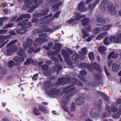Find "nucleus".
I'll return each mask as SVG.
<instances>
[{
    "label": "nucleus",
    "mask_w": 121,
    "mask_h": 121,
    "mask_svg": "<svg viewBox=\"0 0 121 121\" xmlns=\"http://www.w3.org/2000/svg\"><path fill=\"white\" fill-rule=\"evenodd\" d=\"M70 78L68 77H62L61 78H59L58 80V84L52 87L51 85L49 84L50 82L48 81L45 82L44 84V87L46 90V93L49 95H62L60 94V91L59 90L56 89L58 84L64 85L68 84L69 82Z\"/></svg>",
    "instance_id": "nucleus-1"
},
{
    "label": "nucleus",
    "mask_w": 121,
    "mask_h": 121,
    "mask_svg": "<svg viewBox=\"0 0 121 121\" xmlns=\"http://www.w3.org/2000/svg\"><path fill=\"white\" fill-rule=\"evenodd\" d=\"M75 88V87L72 86H69L65 88L63 91V92L67 93L62 98V101L63 102L62 107L65 111L69 113V111L66 106V104L70 97L76 93V92L74 91Z\"/></svg>",
    "instance_id": "nucleus-2"
},
{
    "label": "nucleus",
    "mask_w": 121,
    "mask_h": 121,
    "mask_svg": "<svg viewBox=\"0 0 121 121\" xmlns=\"http://www.w3.org/2000/svg\"><path fill=\"white\" fill-rule=\"evenodd\" d=\"M105 7L111 15L116 16L117 13L112 2L108 1L107 0H103L100 4V8L102 12L104 14L106 13L105 10Z\"/></svg>",
    "instance_id": "nucleus-3"
},
{
    "label": "nucleus",
    "mask_w": 121,
    "mask_h": 121,
    "mask_svg": "<svg viewBox=\"0 0 121 121\" xmlns=\"http://www.w3.org/2000/svg\"><path fill=\"white\" fill-rule=\"evenodd\" d=\"M39 38H37L34 42V45L35 48L43 43L48 41L49 40V38L47 36L46 33H41L39 35Z\"/></svg>",
    "instance_id": "nucleus-4"
},
{
    "label": "nucleus",
    "mask_w": 121,
    "mask_h": 121,
    "mask_svg": "<svg viewBox=\"0 0 121 121\" xmlns=\"http://www.w3.org/2000/svg\"><path fill=\"white\" fill-rule=\"evenodd\" d=\"M19 51L17 52V54L20 56H16L13 58V60L18 64H21L25 60V59L26 58L27 55L21 47L19 48Z\"/></svg>",
    "instance_id": "nucleus-5"
},
{
    "label": "nucleus",
    "mask_w": 121,
    "mask_h": 121,
    "mask_svg": "<svg viewBox=\"0 0 121 121\" xmlns=\"http://www.w3.org/2000/svg\"><path fill=\"white\" fill-rule=\"evenodd\" d=\"M79 67L80 68H85L86 67L89 70H91V69L93 68L98 71L99 73L101 71L100 65L95 62L92 63L90 65H88L85 63H81L79 64Z\"/></svg>",
    "instance_id": "nucleus-6"
},
{
    "label": "nucleus",
    "mask_w": 121,
    "mask_h": 121,
    "mask_svg": "<svg viewBox=\"0 0 121 121\" xmlns=\"http://www.w3.org/2000/svg\"><path fill=\"white\" fill-rule=\"evenodd\" d=\"M52 16V14L51 13L49 15L40 18L39 20L36 18H33L32 19L31 21L32 22H35V23L34 24V25L36 26H40L42 24L47 25L48 24V23L47 20V18L48 17H51Z\"/></svg>",
    "instance_id": "nucleus-7"
},
{
    "label": "nucleus",
    "mask_w": 121,
    "mask_h": 121,
    "mask_svg": "<svg viewBox=\"0 0 121 121\" xmlns=\"http://www.w3.org/2000/svg\"><path fill=\"white\" fill-rule=\"evenodd\" d=\"M62 55L65 58V62L66 64L69 65H72L73 62L69 60V55L73 53V51L70 49L67 48L66 50L63 49L61 51Z\"/></svg>",
    "instance_id": "nucleus-8"
},
{
    "label": "nucleus",
    "mask_w": 121,
    "mask_h": 121,
    "mask_svg": "<svg viewBox=\"0 0 121 121\" xmlns=\"http://www.w3.org/2000/svg\"><path fill=\"white\" fill-rule=\"evenodd\" d=\"M52 28H51L47 26L43 25L42 28V30L37 29H35L34 30L33 33L34 34H38L41 33L42 31L49 32H52L57 29L55 26H52Z\"/></svg>",
    "instance_id": "nucleus-9"
},
{
    "label": "nucleus",
    "mask_w": 121,
    "mask_h": 121,
    "mask_svg": "<svg viewBox=\"0 0 121 121\" xmlns=\"http://www.w3.org/2000/svg\"><path fill=\"white\" fill-rule=\"evenodd\" d=\"M51 58L55 61L54 64L55 66H53L52 68V71L54 72L56 71L57 73H58L60 70L62 68V67L60 65H59L57 63L58 61V60L54 56L51 57Z\"/></svg>",
    "instance_id": "nucleus-10"
},
{
    "label": "nucleus",
    "mask_w": 121,
    "mask_h": 121,
    "mask_svg": "<svg viewBox=\"0 0 121 121\" xmlns=\"http://www.w3.org/2000/svg\"><path fill=\"white\" fill-rule=\"evenodd\" d=\"M97 107V108L93 109L91 111L90 116L91 117H95L97 116L99 114L100 111L101 109L100 104H98Z\"/></svg>",
    "instance_id": "nucleus-11"
},
{
    "label": "nucleus",
    "mask_w": 121,
    "mask_h": 121,
    "mask_svg": "<svg viewBox=\"0 0 121 121\" xmlns=\"http://www.w3.org/2000/svg\"><path fill=\"white\" fill-rule=\"evenodd\" d=\"M33 44V41L29 37L26 38V42L23 43L22 47L23 48L26 50L27 48L31 47Z\"/></svg>",
    "instance_id": "nucleus-12"
},
{
    "label": "nucleus",
    "mask_w": 121,
    "mask_h": 121,
    "mask_svg": "<svg viewBox=\"0 0 121 121\" xmlns=\"http://www.w3.org/2000/svg\"><path fill=\"white\" fill-rule=\"evenodd\" d=\"M9 47L7 49L6 51H4V53L7 55H11L17 50V47L16 45H14Z\"/></svg>",
    "instance_id": "nucleus-13"
},
{
    "label": "nucleus",
    "mask_w": 121,
    "mask_h": 121,
    "mask_svg": "<svg viewBox=\"0 0 121 121\" xmlns=\"http://www.w3.org/2000/svg\"><path fill=\"white\" fill-rule=\"evenodd\" d=\"M32 5H30V8L28 10L29 13H31L34 11L35 9L40 5L39 1L37 0H34V2L31 4Z\"/></svg>",
    "instance_id": "nucleus-14"
},
{
    "label": "nucleus",
    "mask_w": 121,
    "mask_h": 121,
    "mask_svg": "<svg viewBox=\"0 0 121 121\" xmlns=\"http://www.w3.org/2000/svg\"><path fill=\"white\" fill-rule=\"evenodd\" d=\"M111 107L110 106H106L105 108V111L102 115L101 117L103 118H105L111 116Z\"/></svg>",
    "instance_id": "nucleus-15"
},
{
    "label": "nucleus",
    "mask_w": 121,
    "mask_h": 121,
    "mask_svg": "<svg viewBox=\"0 0 121 121\" xmlns=\"http://www.w3.org/2000/svg\"><path fill=\"white\" fill-rule=\"evenodd\" d=\"M104 22L102 16L101 14L99 15L95 21V24L97 26H99L104 25Z\"/></svg>",
    "instance_id": "nucleus-16"
},
{
    "label": "nucleus",
    "mask_w": 121,
    "mask_h": 121,
    "mask_svg": "<svg viewBox=\"0 0 121 121\" xmlns=\"http://www.w3.org/2000/svg\"><path fill=\"white\" fill-rule=\"evenodd\" d=\"M49 11V9L47 8L45 9L42 10V12L35 13L33 15V16L35 17H39L44 16L47 14V12Z\"/></svg>",
    "instance_id": "nucleus-17"
},
{
    "label": "nucleus",
    "mask_w": 121,
    "mask_h": 121,
    "mask_svg": "<svg viewBox=\"0 0 121 121\" xmlns=\"http://www.w3.org/2000/svg\"><path fill=\"white\" fill-rule=\"evenodd\" d=\"M70 82L72 84L80 86H83L82 83L79 80L75 78H71L70 79Z\"/></svg>",
    "instance_id": "nucleus-18"
},
{
    "label": "nucleus",
    "mask_w": 121,
    "mask_h": 121,
    "mask_svg": "<svg viewBox=\"0 0 121 121\" xmlns=\"http://www.w3.org/2000/svg\"><path fill=\"white\" fill-rule=\"evenodd\" d=\"M85 5L84 2H81L78 5V11L80 12L86 11L87 9V8L85 7Z\"/></svg>",
    "instance_id": "nucleus-19"
},
{
    "label": "nucleus",
    "mask_w": 121,
    "mask_h": 121,
    "mask_svg": "<svg viewBox=\"0 0 121 121\" xmlns=\"http://www.w3.org/2000/svg\"><path fill=\"white\" fill-rule=\"evenodd\" d=\"M86 17V15H85L81 14L78 12L76 13L73 19L75 21H78L82 18Z\"/></svg>",
    "instance_id": "nucleus-20"
},
{
    "label": "nucleus",
    "mask_w": 121,
    "mask_h": 121,
    "mask_svg": "<svg viewBox=\"0 0 121 121\" xmlns=\"http://www.w3.org/2000/svg\"><path fill=\"white\" fill-rule=\"evenodd\" d=\"M87 115V113L85 112L84 114L81 115L79 117V119L82 120H85V121H93L89 117H86Z\"/></svg>",
    "instance_id": "nucleus-21"
},
{
    "label": "nucleus",
    "mask_w": 121,
    "mask_h": 121,
    "mask_svg": "<svg viewBox=\"0 0 121 121\" xmlns=\"http://www.w3.org/2000/svg\"><path fill=\"white\" fill-rule=\"evenodd\" d=\"M108 34L107 32H104L99 34L96 37V39L97 40H100L103 39Z\"/></svg>",
    "instance_id": "nucleus-22"
},
{
    "label": "nucleus",
    "mask_w": 121,
    "mask_h": 121,
    "mask_svg": "<svg viewBox=\"0 0 121 121\" xmlns=\"http://www.w3.org/2000/svg\"><path fill=\"white\" fill-rule=\"evenodd\" d=\"M30 17V15L28 14H23L20 15L17 18V20L18 21H20L23 18H29Z\"/></svg>",
    "instance_id": "nucleus-23"
},
{
    "label": "nucleus",
    "mask_w": 121,
    "mask_h": 121,
    "mask_svg": "<svg viewBox=\"0 0 121 121\" xmlns=\"http://www.w3.org/2000/svg\"><path fill=\"white\" fill-rule=\"evenodd\" d=\"M16 31L17 34L24 35L26 33L27 30L25 28H20L17 30Z\"/></svg>",
    "instance_id": "nucleus-24"
},
{
    "label": "nucleus",
    "mask_w": 121,
    "mask_h": 121,
    "mask_svg": "<svg viewBox=\"0 0 121 121\" xmlns=\"http://www.w3.org/2000/svg\"><path fill=\"white\" fill-rule=\"evenodd\" d=\"M91 21V19L87 18H85L82 20V24L83 26L88 24Z\"/></svg>",
    "instance_id": "nucleus-25"
},
{
    "label": "nucleus",
    "mask_w": 121,
    "mask_h": 121,
    "mask_svg": "<svg viewBox=\"0 0 121 121\" xmlns=\"http://www.w3.org/2000/svg\"><path fill=\"white\" fill-rule=\"evenodd\" d=\"M84 100L82 98L80 97L78 98L75 101L76 104L77 105H80L83 104Z\"/></svg>",
    "instance_id": "nucleus-26"
},
{
    "label": "nucleus",
    "mask_w": 121,
    "mask_h": 121,
    "mask_svg": "<svg viewBox=\"0 0 121 121\" xmlns=\"http://www.w3.org/2000/svg\"><path fill=\"white\" fill-rule=\"evenodd\" d=\"M114 52H113L110 53L108 56V59H109L111 57L114 59H116L117 58L118 56V54L117 53L114 54Z\"/></svg>",
    "instance_id": "nucleus-27"
},
{
    "label": "nucleus",
    "mask_w": 121,
    "mask_h": 121,
    "mask_svg": "<svg viewBox=\"0 0 121 121\" xmlns=\"http://www.w3.org/2000/svg\"><path fill=\"white\" fill-rule=\"evenodd\" d=\"M112 27V25L111 24H107L103 26L102 29L104 31H107L111 29Z\"/></svg>",
    "instance_id": "nucleus-28"
},
{
    "label": "nucleus",
    "mask_w": 121,
    "mask_h": 121,
    "mask_svg": "<svg viewBox=\"0 0 121 121\" xmlns=\"http://www.w3.org/2000/svg\"><path fill=\"white\" fill-rule=\"evenodd\" d=\"M109 40L110 43L113 42L115 43H118L117 38L115 36L113 35L110 36Z\"/></svg>",
    "instance_id": "nucleus-29"
},
{
    "label": "nucleus",
    "mask_w": 121,
    "mask_h": 121,
    "mask_svg": "<svg viewBox=\"0 0 121 121\" xmlns=\"http://www.w3.org/2000/svg\"><path fill=\"white\" fill-rule=\"evenodd\" d=\"M40 49L39 48H38L35 49L33 47L30 48L28 50V52L29 54H31L33 52L34 53L38 52L39 51Z\"/></svg>",
    "instance_id": "nucleus-30"
},
{
    "label": "nucleus",
    "mask_w": 121,
    "mask_h": 121,
    "mask_svg": "<svg viewBox=\"0 0 121 121\" xmlns=\"http://www.w3.org/2000/svg\"><path fill=\"white\" fill-rule=\"evenodd\" d=\"M60 13V12L59 11H58L57 12H56L55 13L54 15V16H53V17H52V18H51L50 19H48L50 17H48V18H47V22H48V24L49 23V22H50L51 21L53 20L54 19V18L55 17H57L59 14ZM52 16H51V17Z\"/></svg>",
    "instance_id": "nucleus-31"
},
{
    "label": "nucleus",
    "mask_w": 121,
    "mask_h": 121,
    "mask_svg": "<svg viewBox=\"0 0 121 121\" xmlns=\"http://www.w3.org/2000/svg\"><path fill=\"white\" fill-rule=\"evenodd\" d=\"M62 2H59L58 3L56 4L53 6L52 9V10L54 11H56L59 9V7L62 4Z\"/></svg>",
    "instance_id": "nucleus-32"
},
{
    "label": "nucleus",
    "mask_w": 121,
    "mask_h": 121,
    "mask_svg": "<svg viewBox=\"0 0 121 121\" xmlns=\"http://www.w3.org/2000/svg\"><path fill=\"white\" fill-rule=\"evenodd\" d=\"M112 70L115 72H117L119 69V68L116 63H113L112 66Z\"/></svg>",
    "instance_id": "nucleus-33"
},
{
    "label": "nucleus",
    "mask_w": 121,
    "mask_h": 121,
    "mask_svg": "<svg viewBox=\"0 0 121 121\" xmlns=\"http://www.w3.org/2000/svg\"><path fill=\"white\" fill-rule=\"evenodd\" d=\"M10 38V35H3L0 36V41L3 43L5 40H7L9 39Z\"/></svg>",
    "instance_id": "nucleus-34"
},
{
    "label": "nucleus",
    "mask_w": 121,
    "mask_h": 121,
    "mask_svg": "<svg viewBox=\"0 0 121 121\" xmlns=\"http://www.w3.org/2000/svg\"><path fill=\"white\" fill-rule=\"evenodd\" d=\"M59 0H51L48 1L45 6L46 7H48L52 5L54 3L58 2Z\"/></svg>",
    "instance_id": "nucleus-35"
},
{
    "label": "nucleus",
    "mask_w": 121,
    "mask_h": 121,
    "mask_svg": "<svg viewBox=\"0 0 121 121\" xmlns=\"http://www.w3.org/2000/svg\"><path fill=\"white\" fill-rule=\"evenodd\" d=\"M97 93L99 95L103 96L104 97V99L107 102L109 100L108 97L104 93L102 92L99 91L97 92Z\"/></svg>",
    "instance_id": "nucleus-36"
},
{
    "label": "nucleus",
    "mask_w": 121,
    "mask_h": 121,
    "mask_svg": "<svg viewBox=\"0 0 121 121\" xmlns=\"http://www.w3.org/2000/svg\"><path fill=\"white\" fill-rule=\"evenodd\" d=\"M120 114H121V108H119L117 113L113 115L112 117L114 118H117L120 117Z\"/></svg>",
    "instance_id": "nucleus-37"
},
{
    "label": "nucleus",
    "mask_w": 121,
    "mask_h": 121,
    "mask_svg": "<svg viewBox=\"0 0 121 121\" xmlns=\"http://www.w3.org/2000/svg\"><path fill=\"white\" fill-rule=\"evenodd\" d=\"M62 47V45L60 44L56 43L54 46L52 48L54 50H58L60 48Z\"/></svg>",
    "instance_id": "nucleus-38"
},
{
    "label": "nucleus",
    "mask_w": 121,
    "mask_h": 121,
    "mask_svg": "<svg viewBox=\"0 0 121 121\" xmlns=\"http://www.w3.org/2000/svg\"><path fill=\"white\" fill-rule=\"evenodd\" d=\"M39 111H41L44 113H47L48 112V111L46 109V108L43 106H39Z\"/></svg>",
    "instance_id": "nucleus-39"
},
{
    "label": "nucleus",
    "mask_w": 121,
    "mask_h": 121,
    "mask_svg": "<svg viewBox=\"0 0 121 121\" xmlns=\"http://www.w3.org/2000/svg\"><path fill=\"white\" fill-rule=\"evenodd\" d=\"M96 6L93 3H90L88 6V9L90 10V13H91Z\"/></svg>",
    "instance_id": "nucleus-40"
},
{
    "label": "nucleus",
    "mask_w": 121,
    "mask_h": 121,
    "mask_svg": "<svg viewBox=\"0 0 121 121\" xmlns=\"http://www.w3.org/2000/svg\"><path fill=\"white\" fill-rule=\"evenodd\" d=\"M33 61V60L32 58H30L27 59L24 63V64L25 65H30L31 63Z\"/></svg>",
    "instance_id": "nucleus-41"
},
{
    "label": "nucleus",
    "mask_w": 121,
    "mask_h": 121,
    "mask_svg": "<svg viewBox=\"0 0 121 121\" xmlns=\"http://www.w3.org/2000/svg\"><path fill=\"white\" fill-rule=\"evenodd\" d=\"M9 19V18L6 17H4L0 18V26L2 25L3 22L6 21Z\"/></svg>",
    "instance_id": "nucleus-42"
},
{
    "label": "nucleus",
    "mask_w": 121,
    "mask_h": 121,
    "mask_svg": "<svg viewBox=\"0 0 121 121\" xmlns=\"http://www.w3.org/2000/svg\"><path fill=\"white\" fill-rule=\"evenodd\" d=\"M82 33L83 34L82 38L84 39L87 37L89 35L87 33L86 31L84 29L82 30Z\"/></svg>",
    "instance_id": "nucleus-43"
},
{
    "label": "nucleus",
    "mask_w": 121,
    "mask_h": 121,
    "mask_svg": "<svg viewBox=\"0 0 121 121\" xmlns=\"http://www.w3.org/2000/svg\"><path fill=\"white\" fill-rule=\"evenodd\" d=\"M106 50V47L105 46L100 47L98 49V50L101 53H103Z\"/></svg>",
    "instance_id": "nucleus-44"
},
{
    "label": "nucleus",
    "mask_w": 121,
    "mask_h": 121,
    "mask_svg": "<svg viewBox=\"0 0 121 121\" xmlns=\"http://www.w3.org/2000/svg\"><path fill=\"white\" fill-rule=\"evenodd\" d=\"M17 41H18L17 40H13L12 41L10 42L9 44H8L7 45V47L8 48L10 46H11V45L14 44L16 43L17 42Z\"/></svg>",
    "instance_id": "nucleus-45"
},
{
    "label": "nucleus",
    "mask_w": 121,
    "mask_h": 121,
    "mask_svg": "<svg viewBox=\"0 0 121 121\" xmlns=\"http://www.w3.org/2000/svg\"><path fill=\"white\" fill-rule=\"evenodd\" d=\"M88 56L90 60L91 61H93L94 59V53L90 52L88 54Z\"/></svg>",
    "instance_id": "nucleus-46"
},
{
    "label": "nucleus",
    "mask_w": 121,
    "mask_h": 121,
    "mask_svg": "<svg viewBox=\"0 0 121 121\" xmlns=\"http://www.w3.org/2000/svg\"><path fill=\"white\" fill-rule=\"evenodd\" d=\"M33 112L36 115H39L41 114L40 112H39V110L35 107L34 108Z\"/></svg>",
    "instance_id": "nucleus-47"
},
{
    "label": "nucleus",
    "mask_w": 121,
    "mask_h": 121,
    "mask_svg": "<svg viewBox=\"0 0 121 121\" xmlns=\"http://www.w3.org/2000/svg\"><path fill=\"white\" fill-rule=\"evenodd\" d=\"M15 65L14 62L13 60H11L8 62V66L9 68H11Z\"/></svg>",
    "instance_id": "nucleus-48"
},
{
    "label": "nucleus",
    "mask_w": 121,
    "mask_h": 121,
    "mask_svg": "<svg viewBox=\"0 0 121 121\" xmlns=\"http://www.w3.org/2000/svg\"><path fill=\"white\" fill-rule=\"evenodd\" d=\"M43 74L44 75L46 76H48L51 75L52 74V72L50 70H48L44 72Z\"/></svg>",
    "instance_id": "nucleus-49"
},
{
    "label": "nucleus",
    "mask_w": 121,
    "mask_h": 121,
    "mask_svg": "<svg viewBox=\"0 0 121 121\" xmlns=\"http://www.w3.org/2000/svg\"><path fill=\"white\" fill-rule=\"evenodd\" d=\"M88 109V106L87 105H86V106L84 108L82 109V113L83 114H84L85 112L87 113L86 112L87 111Z\"/></svg>",
    "instance_id": "nucleus-50"
},
{
    "label": "nucleus",
    "mask_w": 121,
    "mask_h": 121,
    "mask_svg": "<svg viewBox=\"0 0 121 121\" xmlns=\"http://www.w3.org/2000/svg\"><path fill=\"white\" fill-rule=\"evenodd\" d=\"M25 22H20L17 23V25L22 27L25 28Z\"/></svg>",
    "instance_id": "nucleus-51"
},
{
    "label": "nucleus",
    "mask_w": 121,
    "mask_h": 121,
    "mask_svg": "<svg viewBox=\"0 0 121 121\" xmlns=\"http://www.w3.org/2000/svg\"><path fill=\"white\" fill-rule=\"evenodd\" d=\"M78 76L82 81L85 82H86V80L85 77L83 76H81L79 75H78Z\"/></svg>",
    "instance_id": "nucleus-52"
},
{
    "label": "nucleus",
    "mask_w": 121,
    "mask_h": 121,
    "mask_svg": "<svg viewBox=\"0 0 121 121\" xmlns=\"http://www.w3.org/2000/svg\"><path fill=\"white\" fill-rule=\"evenodd\" d=\"M117 38L118 43L121 42V33L118 34L117 36Z\"/></svg>",
    "instance_id": "nucleus-53"
},
{
    "label": "nucleus",
    "mask_w": 121,
    "mask_h": 121,
    "mask_svg": "<svg viewBox=\"0 0 121 121\" xmlns=\"http://www.w3.org/2000/svg\"><path fill=\"white\" fill-rule=\"evenodd\" d=\"M9 33L11 35L17 36V34L16 32L12 30H10L9 31Z\"/></svg>",
    "instance_id": "nucleus-54"
},
{
    "label": "nucleus",
    "mask_w": 121,
    "mask_h": 121,
    "mask_svg": "<svg viewBox=\"0 0 121 121\" xmlns=\"http://www.w3.org/2000/svg\"><path fill=\"white\" fill-rule=\"evenodd\" d=\"M100 28H96L94 29L93 32L94 33L96 34L99 33L100 32Z\"/></svg>",
    "instance_id": "nucleus-55"
},
{
    "label": "nucleus",
    "mask_w": 121,
    "mask_h": 121,
    "mask_svg": "<svg viewBox=\"0 0 121 121\" xmlns=\"http://www.w3.org/2000/svg\"><path fill=\"white\" fill-rule=\"evenodd\" d=\"M78 57V54L77 53L74 54L72 57V59L73 60H77Z\"/></svg>",
    "instance_id": "nucleus-56"
},
{
    "label": "nucleus",
    "mask_w": 121,
    "mask_h": 121,
    "mask_svg": "<svg viewBox=\"0 0 121 121\" xmlns=\"http://www.w3.org/2000/svg\"><path fill=\"white\" fill-rule=\"evenodd\" d=\"M94 76L97 80L99 81L100 80L101 76L99 74L94 75Z\"/></svg>",
    "instance_id": "nucleus-57"
},
{
    "label": "nucleus",
    "mask_w": 121,
    "mask_h": 121,
    "mask_svg": "<svg viewBox=\"0 0 121 121\" xmlns=\"http://www.w3.org/2000/svg\"><path fill=\"white\" fill-rule=\"evenodd\" d=\"M7 70L6 69H4L2 68L1 69V71L0 72L2 74H5L7 72Z\"/></svg>",
    "instance_id": "nucleus-58"
},
{
    "label": "nucleus",
    "mask_w": 121,
    "mask_h": 121,
    "mask_svg": "<svg viewBox=\"0 0 121 121\" xmlns=\"http://www.w3.org/2000/svg\"><path fill=\"white\" fill-rule=\"evenodd\" d=\"M76 106L73 103L71 105V111L72 112H73L75 111L76 109Z\"/></svg>",
    "instance_id": "nucleus-59"
},
{
    "label": "nucleus",
    "mask_w": 121,
    "mask_h": 121,
    "mask_svg": "<svg viewBox=\"0 0 121 121\" xmlns=\"http://www.w3.org/2000/svg\"><path fill=\"white\" fill-rule=\"evenodd\" d=\"M32 24L30 22H25V28H29L31 25Z\"/></svg>",
    "instance_id": "nucleus-60"
},
{
    "label": "nucleus",
    "mask_w": 121,
    "mask_h": 121,
    "mask_svg": "<svg viewBox=\"0 0 121 121\" xmlns=\"http://www.w3.org/2000/svg\"><path fill=\"white\" fill-rule=\"evenodd\" d=\"M75 21L74 19L73 18L71 19L70 20H68L67 21L66 23L67 24H69L74 22Z\"/></svg>",
    "instance_id": "nucleus-61"
},
{
    "label": "nucleus",
    "mask_w": 121,
    "mask_h": 121,
    "mask_svg": "<svg viewBox=\"0 0 121 121\" xmlns=\"http://www.w3.org/2000/svg\"><path fill=\"white\" fill-rule=\"evenodd\" d=\"M87 51L86 48H84L82 49V52L81 53L83 54H86Z\"/></svg>",
    "instance_id": "nucleus-62"
},
{
    "label": "nucleus",
    "mask_w": 121,
    "mask_h": 121,
    "mask_svg": "<svg viewBox=\"0 0 121 121\" xmlns=\"http://www.w3.org/2000/svg\"><path fill=\"white\" fill-rule=\"evenodd\" d=\"M108 37L106 38L104 40V43L106 45H107L109 44V43L108 42Z\"/></svg>",
    "instance_id": "nucleus-63"
},
{
    "label": "nucleus",
    "mask_w": 121,
    "mask_h": 121,
    "mask_svg": "<svg viewBox=\"0 0 121 121\" xmlns=\"http://www.w3.org/2000/svg\"><path fill=\"white\" fill-rule=\"evenodd\" d=\"M103 20L104 21V24L106 23H108L110 21V19L109 18L107 17L104 18H103Z\"/></svg>",
    "instance_id": "nucleus-64"
}]
</instances>
